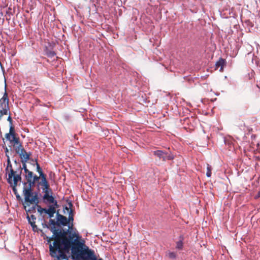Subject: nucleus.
I'll return each mask as SVG.
<instances>
[{"mask_svg": "<svg viewBox=\"0 0 260 260\" xmlns=\"http://www.w3.org/2000/svg\"><path fill=\"white\" fill-rule=\"evenodd\" d=\"M68 229H61L57 233L59 237L55 248L56 256H53L55 258V260H68L67 253L70 250L72 255L81 253V248L84 244L79 240L80 237L76 233V229L73 228V223H68ZM55 233H57L55 232Z\"/></svg>", "mask_w": 260, "mask_h": 260, "instance_id": "f257e3e1", "label": "nucleus"}, {"mask_svg": "<svg viewBox=\"0 0 260 260\" xmlns=\"http://www.w3.org/2000/svg\"><path fill=\"white\" fill-rule=\"evenodd\" d=\"M56 222L57 220L55 221L54 219H50L49 220L50 224L47 225L45 224V226L49 229L53 234L51 237H46L47 241L48 243L49 244V250L52 257L56 256L55 248L56 245L57 244L59 237L57 234L58 233H55V232L58 233L61 229L59 228L58 223Z\"/></svg>", "mask_w": 260, "mask_h": 260, "instance_id": "f03ea898", "label": "nucleus"}, {"mask_svg": "<svg viewBox=\"0 0 260 260\" xmlns=\"http://www.w3.org/2000/svg\"><path fill=\"white\" fill-rule=\"evenodd\" d=\"M82 253L74 254L72 255L74 260H103L102 258L97 259L94 251L89 249L87 246H83L81 250Z\"/></svg>", "mask_w": 260, "mask_h": 260, "instance_id": "7ed1b4c3", "label": "nucleus"}, {"mask_svg": "<svg viewBox=\"0 0 260 260\" xmlns=\"http://www.w3.org/2000/svg\"><path fill=\"white\" fill-rule=\"evenodd\" d=\"M23 193L24 196L25 202L28 203L29 204H39V198L38 191L33 192L32 188L24 186Z\"/></svg>", "mask_w": 260, "mask_h": 260, "instance_id": "20e7f679", "label": "nucleus"}, {"mask_svg": "<svg viewBox=\"0 0 260 260\" xmlns=\"http://www.w3.org/2000/svg\"><path fill=\"white\" fill-rule=\"evenodd\" d=\"M22 179L20 175H16L14 178L12 179L11 181L8 182L12 187L13 191L16 196L17 200L18 201H22V199L19 194L17 192L16 186L19 181H21Z\"/></svg>", "mask_w": 260, "mask_h": 260, "instance_id": "39448f33", "label": "nucleus"}, {"mask_svg": "<svg viewBox=\"0 0 260 260\" xmlns=\"http://www.w3.org/2000/svg\"><path fill=\"white\" fill-rule=\"evenodd\" d=\"M43 203L48 206H53V207H58L57 201L53 197L52 194L44 193L43 197Z\"/></svg>", "mask_w": 260, "mask_h": 260, "instance_id": "423d86ee", "label": "nucleus"}, {"mask_svg": "<svg viewBox=\"0 0 260 260\" xmlns=\"http://www.w3.org/2000/svg\"><path fill=\"white\" fill-rule=\"evenodd\" d=\"M7 167L6 169V171H8V178L7 179L8 182L11 181V179L14 178L16 175H15V173L17 172V171H14L13 169L12 164L11 163L10 157L7 155Z\"/></svg>", "mask_w": 260, "mask_h": 260, "instance_id": "0eeeda50", "label": "nucleus"}, {"mask_svg": "<svg viewBox=\"0 0 260 260\" xmlns=\"http://www.w3.org/2000/svg\"><path fill=\"white\" fill-rule=\"evenodd\" d=\"M0 108H1V110L8 112L9 111V99L6 91L5 92L3 96L0 99Z\"/></svg>", "mask_w": 260, "mask_h": 260, "instance_id": "6e6552de", "label": "nucleus"}, {"mask_svg": "<svg viewBox=\"0 0 260 260\" xmlns=\"http://www.w3.org/2000/svg\"><path fill=\"white\" fill-rule=\"evenodd\" d=\"M29 160V158L28 157V155L26 156V157L23 158V160H21V162L22 164V166H21L20 164H19V173L18 174L15 173V175H20V177H21V173H22V170H23L24 172H26L27 171L29 170L27 168L26 164V163L27 161Z\"/></svg>", "mask_w": 260, "mask_h": 260, "instance_id": "1a4fd4ad", "label": "nucleus"}, {"mask_svg": "<svg viewBox=\"0 0 260 260\" xmlns=\"http://www.w3.org/2000/svg\"><path fill=\"white\" fill-rule=\"evenodd\" d=\"M56 223H58V227H60V225L67 226L68 225L67 218L66 216L60 214L58 212L56 213Z\"/></svg>", "mask_w": 260, "mask_h": 260, "instance_id": "9d476101", "label": "nucleus"}, {"mask_svg": "<svg viewBox=\"0 0 260 260\" xmlns=\"http://www.w3.org/2000/svg\"><path fill=\"white\" fill-rule=\"evenodd\" d=\"M27 219L28 220V223L31 225L32 230L34 231H36L37 230V226L36 224V217L34 215H31L29 216L28 214L27 215Z\"/></svg>", "mask_w": 260, "mask_h": 260, "instance_id": "9b49d317", "label": "nucleus"}, {"mask_svg": "<svg viewBox=\"0 0 260 260\" xmlns=\"http://www.w3.org/2000/svg\"><path fill=\"white\" fill-rule=\"evenodd\" d=\"M25 173V178L26 180V182H24L23 183L24 186L26 187L27 183H29V182H30L31 179L32 178V177L34 176V173L28 170Z\"/></svg>", "mask_w": 260, "mask_h": 260, "instance_id": "f8f14e48", "label": "nucleus"}, {"mask_svg": "<svg viewBox=\"0 0 260 260\" xmlns=\"http://www.w3.org/2000/svg\"><path fill=\"white\" fill-rule=\"evenodd\" d=\"M49 185V184L47 180L46 176L41 177V181L38 182L37 186L38 189L39 190L40 186H41L42 187H48Z\"/></svg>", "mask_w": 260, "mask_h": 260, "instance_id": "ddd939ff", "label": "nucleus"}, {"mask_svg": "<svg viewBox=\"0 0 260 260\" xmlns=\"http://www.w3.org/2000/svg\"><path fill=\"white\" fill-rule=\"evenodd\" d=\"M58 207H53V206H48V208L45 214H48L49 218H52L56 212V209Z\"/></svg>", "mask_w": 260, "mask_h": 260, "instance_id": "4468645a", "label": "nucleus"}, {"mask_svg": "<svg viewBox=\"0 0 260 260\" xmlns=\"http://www.w3.org/2000/svg\"><path fill=\"white\" fill-rule=\"evenodd\" d=\"M40 179H41L40 175L39 176H38L37 175L34 174L32 178L30 180V182H29L27 187H30V188H32V187L35 185L37 181H39Z\"/></svg>", "mask_w": 260, "mask_h": 260, "instance_id": "2eb2a0df", "label": "nucleus"}, {"mask_svg": "<svg viewBox=\"0 0 260 260\" xmlns=\"http://www.w3.org/2000/svg\"><path fill=\"white\" fill-rule=\"evenodd\" d=\"M153 153L154 155L157 156L159 159H162L164 161H165L166 152L158 150L154 151Z\"/></svg>", "mask_w": 260, "mask_h": 260, "instance_id": "dca6fc26", "label": "nucleus"}, {"mask_svg": "<svg viewBox=\"0 0 260 260\" xmlns=\"http://www.w3.org/2000/svg\"><path fill=\"white\" fill-rule=\"evenodd\" d=\"M225 64V59L220 58L215 64V66L216 68H220L219 69L220 72L223 71V67Z\"/></svg>", "mask_w": 260, "mask_h": 260, "instance_id": "f3484780", "label": "nucleus"}, {"mask_svg": "<svg viewBox=\"0 0 260 260\" xmlns=\"http://www.w3.org/2000/svg\"><path fill=\"white\" fill-rule=\"evenodd\" d=\"M184 240V237L183 236L181 235L179 236V239L176 243V248L180 250L182 249L183 246V241Z\"/></svg>", "mask_w": 260, "mask_h": 260, "instance_id": "a211bd4d", "label": "nucleus"}, {"mask_svg": "<svg viewBox=\"0 0 260 260\" xmlns=\"http://www.w3.org/2000/svg\"><path fill=\"white\" fill-rule=\"evenodd\" d=\"M35 162H36V166H37V171L39 174V175H40V177H43V176H46V175L43 172L42 169H41V168L40 167L39 164H38L37 159H35Z\"/></svg>", "mask_w": 260, "mask_h": 260, "instance_id": "6ab92c4d", "label": "nucleus"}, {"mask_svg": "<svg viewBox=\"0 0 260 260\" xmlns=\"http://www.w3.org/2000/svg\"><path fill=\"white\" fill-rule=\"evenodd\" d=\"M24 209L25 211L27 213V214L28 212L29 213H35L36 212V209L37 208L36 204H35V205L32 206L31 207L29 208L28 209H26V207L25 206H24Z\"/></svg>", "mask_w": 260, "mask_h": 260, "instance_id": "aec40b11", "label": "nucleus"}, {"mask_svg": "<svg viewBox=\"0 0 260 260\" xmlns=\"http://www.w3.org/2000/svg\"><path fill=\"white\" fill-rule=\"evenodd\" d=\"M19 155L21 158V160H23V158L26 157V156L28 155V157L29 158V155L27 154V152L24 149H22L21 152L19 154Z\"/></svg>", "mask_w": 260, "mask_h": 260, "instance_id": "412c9836", "label": "nucleus"}, {"mask_svg": "<svg viewBox=\"0 0 260 260\" xmlns=\"http://www.w3.org/2000/svg\"><path fill=\"white\" fill-rule=\"evenodd\" d=\"M37 211L40 213V215H42L43 213H46L47 208H42L41 206L38 204L36 205Z\"/></svg>", "mask_w": 260, "mask_h": 260, "instance_id": "4be33fe9", "label": "nucleus"}, {"mask_svg": "<svg viewBox=\"0 0 260 260\" xmlns=\"http://www.w3.org/2000/svg\"><path fill=\"white\" fill-rule=\"evenodd\" d=\"M42 188L43 192H44V193H47L49 194H52V191L51 189L50 188L49 185H48V187H42Z\"/></svg>", "mask_w": 260, "mask_h": 260, "instance_id": "5701e85b", "label": "nucleus"}, {"mask_svg": "<svg viewBox=\"0 0 260 260\" xmlns=\"http://www.w3.org/2000/svg\"><path fill=\"white\" fill-rule=\"evenodd\" d=\"M22 149H24V148L23 147V146L22 145V144H19V145L15 147V152L17 154H18L21 152Z\"/></svg>", "mask_w": 260, "mask_h": 260, "instance_id": "b1692460", "label": "nucleus"}, {"mask_svg": "<svg viewBox=\"0 0 260 260\" xmlns=\"http://www.w3.org/2000/svg\"><path fill=\"white\" fill-rule=\"evenodd\" d=\"M12 143H14V144H16V145H19V144H21L20 142V141H19V138L18 137H17L15 136H14L13 138V139H12Z\"/></svg>", "mask_w": 260, "mask_h": 260, "instance_id": "393cba45", "label": "nucleus"}, {"mask_svg": "<svg viewBox=\"0 0 260 260\" xmlns=\"http://www.w3.org/2000/svg\"><path fill=\"white\" fill-rule=\"evenodd\" d=\"M211 170H212L211 166L210 165H209V164H208L207 165V173H206V176L208 177H211Z\"/></svg>", "mask_w": 260, "mask_h": 260, "instance_id": "a878e982", "label": "nucleus"}, {"mask_svg": "<svg viewBox=\"0 0 260 260\" xmlns=\"http://www.w3.org/2000/svg\"><path fill=\"white\" fill-rule=\"evenodd\" d=\"M174 158V155L171 153H169L166 152L165 161L167 160H172Z\"/></svg>", "mask_w": 260, "mask_h": 260, "instance_id": "bb28decb", "label": "nucleus"}, {"mask_svg": "<svg viewBox=\"0 0 260 260\" xmlns=\"http://www.w3.org/2000/svg\"><path fill=\"white\" fill-rule=\"evenodd\" d=\"M14 136L13 135H10L9 133H7L5 135L6 139L9 141L11 143H12V139H13Z\"/></svg>", "mask_w": 260, "mask_h": 260, "instance_id": "cd10ccee", "label": "nucleus"}, {"mask_svg": "<svg viewBox=\"0 0 260 260\" xmlns=\"http://www.w3.org/2000/svg\"><path fill=\"white\" fill-rule=\"evenodd\" d=\"M10 135H13L14 136L16 135V133L15 132L14 127L12 125H10V129H9V133Z\"/></svg>", "mask_w": 260, "mask_h": 260, "instance_id": "c85d7f7f", "label": "nucleus"}, {"mask_svg": "<svg viewBox=\"0 0 260 260\" xmlns=\"http://www.w3.org/2000/svg\"><path fill=\"white\" fill-rule=\"evenodd\" d=\"M169 258L174 259L176 257V253L174 252H169L168 254Z\"/></svg>", "mask_w": 260, "mask_h": 260, "instance_id": "c756f323", "label": "nucleus"}, {"mask_svg": "<svg viewBox=\"0 0 260 260\" xmlns=\"http://www.w3.org/2000/svg\"><path fill=\"white\" fill-rule=\"evenodd\" d=\"M46 54L49 57L51 58L54 57L56 55V53L54 51H49Z\"/></svg>", "mask_w": 260, "mask_h": 260, "instance_id": "7c9ffc66", "label": "nucleus"}, {"mask_svg": "<svg viewBox=\"0 0 260 260\" xmlns=\"http://www.w3.org/2000/svg\"><path fill=\"white\" fill-rule=\"evenodd\" d=\"M224 143L225 145H228L230 147H231V146L232 145V141L230 139H228L226 138L224 139Z\"/></svg>", "mask_w": 260, "mask_h": 260, "instance_id": "2f4dec72", "label": "nucleus"}, {"mask_svg": "<svg viewBox=\"0 0 260 260\" xmlns=\"http://www.w3.org/2000/svg\"><path fill=\"white\" fill-rule=\"evenodd\" d=\"M8 111H4L3 110H0V120L1 119V118L3 115H8Z\"/></svg>", "mask_w": 260, "mask_h": 260, "instance_id": "473e14b6", "label": "nucleus"}, {"mask_svg": "<svg viewBox=\"0 0 260 260\" xmlns=\"http://www.w3.org/2000/svg\"><path fill=\"white\" fill-rule=\"evenodd\" d=\"M68 220V224L70 223V222L73 223L74 220V216L73 215H70V216H69L68 218H67Z\"/></svg>", "mask_w": 260, "mask_h": 260, "instance_id": "72a5a7b5", "label": "nucleus"}, {"mask_svg": "<svg viewBox=\"0 0 260 260\" xmlns=\"http://www.w3.org/2000/svg\"><path fill=\"white\" fill-rule=\"evenodd\" d=\"M68 205H69V207H66L64 208V209H66V210H67L68 211L69 210V209H71L72 208V207H73V204H72V203L71 202L68 203Z\"/></svg>", "mask_w": 260, "mask_h": 260, "instance_id": "f704fd0d", "label": "nucleus"}, {"mask_svg": "<svg viewBox=\"0 0 260 260\" xmlns=\"http://www.w3.org/2000/svg\"><path fill=\"white\" fill-rule=\"evenodd\" d=\"M7 120L9 122L10 125H12L13 120L10 115H9L7 118Z\"/></svg>", "mask_w": 260, "mask_h": 260, "instance_id": "c9c22d12", "label": "nucleus"}, {"mask_svg": "<svg viewBox=\"0 0 260 260\" xmlns=\"http://www.w3.org/2000/svg\"><path fill=\"white\" fill-rule=\"evenodd\" d=\"M3 148H4V150H5V152L6 153V155L7 156V155H8L7 154V153H8L9 150H8V148L7 147H3Z\"/></svg>", "mask_w": 260, "mask_h": 260, "instance_id": "e433bc0d", "label": "nucleus"}, {"mask_svg": "<svg viewBox=\"0 0 260 260\" xmlns=\"http://www.w3.org/2000/svg\"><path fill=\"white\" fill-rule=\"evenodd\" d=\"M70 215H74V210L72 209H71L69 212V216H70Z\"/></svg>", "mask_w": 260, "mask_h": 260, "instance_id": "4c0bfd02", "label": "nucleus"}, {"mask_svg": "<svg viewBox=\"0 0 260 260\" xmlns=\"http://www.w3.org/2000/svg\"><path fill=\"white\" fill-rule=\"evenodd\" d=\"M14 162L15 164H16L17 165H18V166H19V164H20L19 162H18L16 160H14Z\"/></svg>", "mask_w": 260, "mask_h": 260, "instance_id": "58836bf2", "label": "nucleus"}, {"mask_svg": "<svg viewBox=\"0 0 260 260\" xmlns=\"http://www.w3.org/2000/svg\"><path fill=\"white\" fill-rule=\"evenodd\" d=\"M257 197H260V190L257 192Z\"/></svg>", "mask_w": 260, "mask_h": 260, "instance_id": "ea45409f", "label": "nucleus"}, {"mask_svg": "<svg viewBox=\"0 0 260 260\" xmlns=\"http://www.w3.org/2000/svg\"><path fill=\"white\" fill-rule=\"evenodd\" d=\"M15 171H17V172L16 173V174H18V173H19V166H18V168Z\"/></svg>", "mask_w": 260, "mask_h": 260, "instance_id": "a19ab883", "label": "nucleus"}, {"mask_svg": "<svg viewBox=\"0 0 260 260\" xmlns=\"http://www.w3.org/2000/svg\"><path fill=\"white\" fill-rule=\"evenodd\" d=\"M27 154L29 155V156L31 155V153L30 152H27ZM29 159H30V158L29 157Z\"/></svg>", "mask_w": 260, "mask_h": 260, "instance_id": "79ce46f5", "label": "nucleus"}, {"mask_svg": "<svg viewBox=\"0 0 260 260\" xmlns=\"http://www.w3.org/2000/svg\"><path fill=\"white\" fill-rule=\"evenodd\" d=\"M31 160L32 162H34V161L35 162V159H31Z\"/></svg>", "mask_w": 260, "mask_h": 260, "instance_id": "37998d69", "label": "nucleus"}]
</instances>
